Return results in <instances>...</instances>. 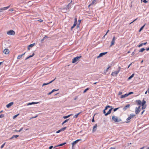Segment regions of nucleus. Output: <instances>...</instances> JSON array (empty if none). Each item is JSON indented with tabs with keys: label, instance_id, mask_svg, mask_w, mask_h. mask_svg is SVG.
<instances>
[{
	"label": "nucleus",
	"instance_id": "a19ab883",
	"mask_svg": "<svg viewBox=\"0 0 149 149\" xmlns=\"http://www.w3.org/2000/svg\"><path fill=\"white\" fill-rule=\"evenodd\" d=\"M4 117V115L3 114L0 115V118H3Z\"/></svg>",
	"mask_w": 149,
	"mask_h": 149
},
{
	"label": "nucleus",
	"instance_id": "4be33fe9",
	"mask_svg": "<svg viewBox=\"0 0 149 149\" xmlns=\"http://www.w3.org/2000/svg\"><path fill=\"white\" fill-rule=\"evenodd\" d=\"M128 96L127 95V93H126L124 95H122L120 97V98L121 99L124 98L125 97H127Z\"/></svg>",
	"mask_w": 149,
	"mask_h": 149
},
{
	"label": "nucleus",
	"instance_id": "c85d7f7f",
	"mask_svg": "<svg viewBox=\"0 0 149 149\" xmlns=\"http://www.w3.org/2000/svg\"><path fill=\"white\" fill-rule=\"evenodd\" d=\"M69 120V119L65 120L62 123V125H63L64 123L67 122Z\"/></svg>",
	"mask_w": 149,
	"mask_h": 149
},
{
	"label": "nucleus",
	"instance_id": "603ef678",
	"mask_svg": "<svg viewBox=\"0 0 149 149\" xmlns=\"http://www.w3.org/2000/svg\"><path fill=\"white\" fill-rule=\"evenodd\" d=\"M107 107L108 108H111H111H113V107H112V106H111L109 105H107Z\"/></svg>",
	"mask_w": 149,
	"mask_h": 149
},
{
	"label": "nucleus",
	"instance_id": "393cba45",
	"mask_svg": "<svg viewBox=\"0 0 149 149\" xmlns=\"http://www.w3.org/2000/svg\"><path fill=\"white\" fill-rule=\"evenodd\" d=\"M134 74L133 73L132 74L130 77H129L128 78V80H130L131 79L134 75Z\"/></svg>",
	"mask_w": 149,
	"mask_h": 149
},
{
	"label": "nucleus",
	"instance_id": "7c9ffc66",
	"mask_svg": "<svg viewBox=\"0 0 149 149\" xmlns=\"http://www.w3.org/2000/svg\"><path fill=\"white\" fill-rule=\"evenodd\" d=\"M89 88H86V89L83 91V93H86L88 90H89Z\"/></svg>",
	"mask_w": 149,
	"mask_h": 149
},
{
	"label": "nucleus",
	"instance_id": "13d9d810",
	"mask_svg": "<svg viewBox=\"0 0 149 149\" xmlns=\"http://www.w3.org/2000/svg\"><path fill=\"white\" fill-rule=\"evenodd\" d=\"M103 113L104 114V115L105 114V113H106V111H105V110H104L103 111Z\"/></svg>",
	"mask_w": 149,
	"mask_h": 149
},
{
	"label": "nucleus",
	"instance_id": "a18cd8bd",
	"mask_svg": "<svg viewBox=\"0 0 149 149\" xmlns=\"http://www.w3.org/2000/svg\"><path fill=\"white\" fill-rule=\"evenodd\" d=\"M92 122H95V120H94V115L93 116V117L92 119Z\"/></svg>",
	"mask_w": 149,
	"mask_h": 149
},
{
	"label": "nucleus",
	"instance_id": "864d4df0",
	"mask_svg": "<svg viewBox=\"0 0 149 149\" xmlns=\"http://www.w3.org/2000/svg\"><path fill=\"white\" fill-rule=\"evenodd\" d=\"M143 2L144 3H147L148 1H146V0H144L143 1Z\"/></svg>",
	"mask_w": 149,
	"mask_h": 149
},
{
	"label": "nucleus",
	"instance_id": "a878e982",
	"mask_svg": "<svg viewBox=\"0 0 149 149\" xmlns=\"http://www.w3.org/2000/svg\"><path fill=\"white\" fill-rule=\"evenodd\" d=\"M145 25H146V24H145L142 26H141V28L139 30V32H141L143 29Z\"/></svg>",
	"mask_w": 149,
	"mask_h": 149
},
{
	"label": "nucleus",
	"instance_id": "5fc2aeb1",
	"mask_svg": "<svg viewBox=\"0 0 149 149\" xmlns=\"http://www.w3.org/2000/svg\"><path fill=\"white\" fill-rule=\"evenodd\" d=\"M132 63H131V64H129V65L128 66V67L127 68H128L130 66L132 65Z\"/></svg>",
	"mask_w": 149,
	"mask_h": 149
},
{
	"label": "nucleus",
	"instance_id": "f3484780",
	"mask_svg": "<svg viewBox=\"0 0 149 149\" xmlns=\"http://www.w3.org/2000/svg\"><path fill=\"white\" fill-rule=\"evenodd\" d=\"M66 144V143L65 142H64V143H61L60 144H59V145H58L56 146H55V147H54V148H55L56 147H59V146H63L65 144Z\"/></svg>",
	"mask_w": 149,
	"mask_h": 149
},
{
	"label": "nucleus",
	"instance_id": "39448f33",
	"mask_svg": "<svg viewBox=\"0 0 149 149\" xmlns=\"http://www.w3.org/2000/svg\"><path fill=\"white\" fill-rule=\"evenodd\" d=\"M7 33L8 35H14L15 34V32L13 30H11L7 31Z\"/></svg>",
	"mask_w": 149,
	"mask_h": 149
},
{
	"label": "nucleus",
	"instance_id": "473e14b6",
	"mask_svg": "<svg viewBox=\"0 0 149 149\" xmlns=\"http://www.w3.org/2000/svg\"><path fill=\"white\" fill-rule=\"evenodd\" d=\"M67 128L66 127H65L63 128H62L61 130V131H64Z\"/></svg>",
	"mask_w": 149,
	"mask_h": 149
},
{
	"label": "nucleus",
	"instance_id": "f257e3e1",
	"mask_svg": "<svg viewBox=\"0 0 149 149\" xmlns=\"http://www.w3.org/2000/svg\"><path fill=\"white\" fill-rule=\"evenodd\" d=\"M135 102L136 103L138 104L140 106L141 105V106H144L145 105H146V102L144 100H142V102L140 100H136L135 101Z\"/></svg>",
	"mask_w": 149,
	"mask_h": 149
},
{
	"label": "nucleus",
	"instance_id": "37998d69",
	"mask_svg": "<svg viewBox=\"0 0 149 149\" xmlns=\"http://www.w3.org/2000/svg\"><path fill=\"white\" fill-rule=\"evenodd\" d=\"M61 129L58 130V131H57L56 132V133H60V132H61Z\"/></svg>",
	"mask_w": 149,
	"mask_h": 149
},
{
	"label": "nucleus",
	"instance_id": "412c9836",
	"mask_svg": "<svg viewBox=\"0 0 149 149\" xmlns=\"http://www.w3.org/2000/svg\"><path fill=\"white\" fill-rule=\"evenodd\" d=\"M38 102H29L27 104V105H31L32 104H37L38 103Z\"/></svg>",
	"mask_w": 149,
	"mask_h": 149
},
{
	"label": "nucleus",
	"instance_id": "b1692460",
	"mask_svg": "<svg viewBox=\"0 0 149 149\" xmlns=\"http://www.w3.org/2000/svg\"><path fill=\"white\" fill-rule=\"evenodd\" d=\"M72 115V114H70V115H68V116H63V118H64V119H66V118H68L70 117Z\"/></svg>",
	"mask_w": 149,
	"mask_h": 149
},
{
	"label": "nucleus",
	"instance_id": "9d476101",
	"mask_svg": "<svg viewBox=\"0 0 149 149\" xmlns=\"http://www.w3.org/2000/svg\"><path fill=\"white\" fill-rule=\"evenodd\" d=\"M135 116V115L133 113L130 114V116H129L128 117V118L127 119V120L128 121V120L131 119L132 117L134 116Z\"/></svg>",
	"mask_w": 149,
	"mask_h": 149
},
{
	"label": "nucleus",
	"instance_id": "4d7b16f0",
	"mask_svg": "<svg viewBox=\"0 0 149 149\" xmlns=\"http://www.w3.org/2000/svg\"><path fill=\"white\" fill-rule=\"evenodd\" d=\"M81 20H78V22L79 24H80L81 22Z\"/></svg>",
	"mask_w": 149,
	"mask_h": 149
},
{
	"label": "nucleus",
	"instance_id": "0e129e2a",
	"mask_svg": "<svg viewBox=\"0 0 149 149\" xmlns=\"http://www.w3.org/2000/svg\"><path fill=\"white\" fill-rule=\"evenodd\" d=\"M43 38H44L45 39L46 38H47L48 37L46 35H45V36Z\"/></svg>",
	"mask_w": 149,
	"mask_h": 149
},
{
	"label": "nucleus",
	"instance_id": "c9c22d12",
	"mask_svg": "<svg viewBox=\"0 0 149 149\" xmlns=\"http://www.w3.org/2000/svg\"><path fill=\"white\" fill-rule=\"evenodd\" d=\"M142 106V109H145L146 108V105H144V106Z\"/></svg>",
	"mask_w": 149,
	"mask_h": 149
},
{
	"label": "nucleus",
	"instance_id": "2f4dec72",
	"mask_svg": "<svg viewBox=\"0 0 149 149\" xmlns=\"http://www.w3.org/2000/svg\"><path fill=\"white\" fill-rule=\"evenodd\" d=\"M23 129V128L22 127L21 128H20V129L19 130V131H18L17 130H15V131L16 132H20Z\"/></svg>",
	"mask_w": 149,
	"mask_h": 149
},
{
	"label": "nucleus",
	"instance_id": "79ce46f5",
	"mask_svg": "<svg viewBox=\"0 0 149 149\" xmlns=\"http://www.w3.org/2000/svg\"><path fill=\"white\" fill-rule=\"evenodd\" d=\"M31 57H32V56H31V55H30L29 56H28L27 58H26L25 59V60H26L28 59L29 58H30Z\"/></svg>",
	"mask_w": 149,
	"mask_h": 149
},
{
	"label": "nucleus",
	"instance_id": "423d86ee",
	"mask_svg": "<svg viewBox=\"0 0 149 149\" xmlns=\"http://www.w3.org/2000/svg\"><path fill=\"white\" fill-rule=\"evenodd\" d=\"M141 106H139V107H136L135 110V112L136 114H138L141 111V110L140 109V107Z\"/></svg>",
	"mask_w": 149,
	"mask_h": 149
},
{
	"label": "nucleus",
	"instance_id": "f03ea898",
	"mask_svg": "<svg viewBox=\"0 0 149 149\" xmlns=\"http://www.w3.org/2000/svg\"><path fill=\"white\" fill-rule=\"evenodd\" d=\"M112 120L116 123H118L121 121L122 120L120 118L117 116H112Z\"/></svg>",
	"mask_w": 149,
	"mask_h": 149
},
{
	"label": "nucleus",
	"instance_id": "aec40b11",
	"mask_svg": "<svg viewBox=\"0 0 149 149\" xmlns=\"http://www.w3.org/2000/svg\"><path fill=\"white\" fill-rule=\"evenodd\" d=\"M59 90V89H53L52 91L49 93L48 94H47V95H51L52 93H53L54 92H55V91H58V90Z\"/></svg>",
	"mask_w": 149,
	"mask_h": 149
},
{
	"label": "nucleus",
	"instance_id": "4c0bfd02",
	"mask_svg": "<svg viewBox=\"0 0 149 149\" xmlns=\"http://www.w3.org/2000/svg\"><path fill=\"white\" fill-rule=\"evenodd\" d=\"M22 57V55H20L18 56L17 57V59H19Z\"/></svg>",
	"mask_w": 149,
	"mask_h": 149
},
{
	"label": "nucleus",
	"instance_id": "58836bf2",
	"mask_svg": "<svg viewBox=\"0 0 149 149\" xmlns=\"http://www.w3.org/2000/svg\"><path fill=\"white\" fill-rule=\"evenodd\" d=\"M133 92H129L128 93H127L128 96H129L130 95L132 94H133Z\"/></svg>",
	"mask_w": 149,
	"mask_h": 149
},
{
	"label": "nucleus",
	"instance_id": "680f3d73",
	"mask_svg": "<svg viewBox=\"0 0 149 149\" xmlns=\"http://www.w3.org/2000/svg\"><path fill=\"white\" fill-rule=\"evenodd\" d=\"M145 110H143L141 113V115H142L144 113V112L145 111Z\"/></svg>",
	"mask_w": 149,
	"mask_h": 149
},
{
	"label": "nucleus",
	"instance_id": "a211bd4d",
	"mask_svg": "<svg viewBox=\"0 0 149 149\" xmlns=\"http://www.w3.org/2000/svg\"><path fill=\"white\" fill-rule=\"evenodd\" d=\"M113 109V108H111L107 112V113L105 114V116H107L109 114H110L112 110V109Z\"/></svg>",
	"mask_w": 149,
	"mask_h": 149
},
{
	"label": "nucleus",
	"instance_id": "9b49d317",
	"mask_svg": "<svg viewBox=\"0 0 149 149\" xmlns=\"http://www.w3.org/2000/svg\"><path fill=\"white\" fill-rule=\"evenodd\" d=\"M97 127V124H95L94 126L93 127V129L92 130L93 132H95L96 130V128Z\"/></svg>",
	"mask_w": 149,
	"mask_h": 149
},
{
	"label": "nucleus",
	"instance_id": "bb28decb",
	"mask_svg": "<svg viewBox=\"0 0 149 149\" xmlns=\"http://www.w3.org/2000/svg\"><path fill=\"white\" fill-rule=\"evenodd\" d=\"M146 49L144 48H142L139 51V52H142L143 51H145Z\"/></svg>",
	"mask_w": 149,
	"mask_h": 149
},
{
	"label": "nucleus",
	"instance_id": "f704fd0d",
	"mask_svg": "<svg viewBox=\"0 0 149 149\" xmlns=\"http://www.w3.org/2000/svg\"><path fill=\"white\" fill-rule=\"evenodd\" d=\"M77 19L76 17H75L74 18V23L77 24Z\"/></svg>",
	"mask_w": 149,
	"mask_h": 149
},
{
	"label": "nucleus",
	"instance_id": "6ab92c4d",
	"mask_svg": "<svg viewBox=\"0 0 149 149\" xmlns=\"http://www.w3.org/2000/svg\"><path fill=\"white\" fill-rule=\"evenodd\" d=\"M130 106V104H127L123 108V110L124 111H126L128 108H129Z\"/></svg>",
	"mask_w": 149,
	"mask_h": 149
},
{
	"label": "nucleus",
	"instance_id": "8fccbe9b",
	"mask_svg": "<svg viewBox=\"0 0 149 149\" xmlns=\"http://www.w3.org/2000/svg\"><path fill=\"white\" fill-rule=\"evenodd\" d=\"M136 49H135L134 51L132 52V55H133L135 53V52H136Z\"/></svg>",
	"mask_w": 149,
	"mask_h": 149
},
{
	"label": "nucleus",
	"instance_id": "1a4fd4ad",
	"mask_svg": "<svg viewBox=\"0 0 149 149\" xmlns=\"http://www.w3.org/2000/svg\"><path fill=\"white\" fill-rule=\"evenodd\" d=\"M116 40V37L114 36L112 38V41L111 42V44L110 45V47H111V46L113 45L115 43V40Z\"/></svg>",
	"mask_w": 149,
	"mask_h": 149
},
{
	"label": "nucleus",
	"instance_id": "7ed1b4c3",
	"mask_svg": "<svg viewBox=\"0 0 149 149\" xmlns=\"http://www.w3.org/2000/svg\"><path fill=\"white\" fill-rule=\"evenodd\" d=\"M81 56H77L73 58L72 59V63H76L77 61L79 60L80 58L81 57Z\"/></svg>",
	"mask_w": 149,
	"mask_h": 149
},
{
	"label": "nucleus",
	"instance_id": "774afa93",
	"mask_svg": "<svg viewBox=\"0 0 149 149\" xmlns=\"http://www.w3.org/2000/svg\"><path fill=\"white\" fill-rule=\"evenodd\" d=\"M147 91H148V93L149 94V88L147 90Z\"/></svg>",
	"mask_w": 149,
	"mask_h": 149
},
{
	"label": "nucleus",
	"instance_id": "e433bc0d",
	"mask_svg": "<svg viewBox=\"0 0 149 149\" xmlns=\"http://www.w3.org/2000/svg\"><path fill=\"white\" fill-rule=\"evenodd\" d=\"M56 79V77H55V79H54L53 80H52L50 81L49 82H48L49 84H51V83H52L53 81H54Z\"/></svg>",
	"mask_w": 149,
	"mask_h": 149
},
{
	"label": "nucleus",
	"instance_id": "de8ad7c7",
	"mask_svg": "<svg viewBox=\"0 0 149 149\" xmlns=\"http://www.w3.org/2000/svg\"><path fill=\"white\" fill-rule=\"evenodd\" d=\"M111 67V66H108V68H107V69L106 70V71H107L108 70V69H109V68Z\"/></svg>",
	"mask_w": 149,
	"mask_h": 149
},
{
	"label": "nucleus",
	"instance_id": "338daca9",
	"mask_svg": "<svg viewBox=\"0 0 149 149\" xmlns=\"http://www.w3.org/2000/svg\"><path fill=\"white\" fill-rule=\"evenodd\" d=\"M145 148V146H143L140 149H143Z\"/></svg>",
	"mask_w": 149,
	"mask_h": 149
},
{
	"label": "nucleus",
	"instance_id": "69168bd1",
	"mask_svg": "<svg viewBox=\"0 0 149 149\" xmlns=\"http://www.w3.org/2000/svg\"><path fill=\"white\" fill-rule=\"evenodd\" d=\"M38 20L40 22H42L43 21V20L41 19H40Z\"/></svg>",
	"mask_w": 149,
	"mask_h": 149
},
{
	"label": "nucleus",
	"instance_id": "6e6552de",
	"mask_svg": "<svg viewBox=\"0 0 149 149\" xmlns=\"http://www.w3.org/2000/svg\"><path fill=\"white\" fill-rule=\"evenodd\" d=\"M107 53V52H102V53H100L99 55V56H98L97 57V58H99L100 57H102L104 55L106 54Z\"/></svg>",
	"mask_w": 149,
	"mask_h": 149
},
{
	"label": "nucleus",
	"instance_id": "f8f14e48",
	"mask_svg": "<svg viewBox=\"0 0 149 149\" xmlns=\"http://www.w3.org/2000/svg\"><path fill=\"white\" fill-rule=\"evenodd\" d=\"M9 52L10 51L9 50L7 49H5L3 51V53L5 54H8L9 53Z\"/></svg>",
	"mask_w": 149,
	"mask_h": 149
},
{
	"label": "nucleus",
	"instance_id": "dca6fc26",
	"mask_svg": "<svg viewBox=\"0 0 149 149\" xmlns=\"http://www.w3.org/2000/svg\"><path fill=\"white\" fill-rule=\"evenodd\" d=\"M19 136V135H13L12 136L11 138H10L9 139L11 140L13 139H15V138H17Z\"/></svg>",
	"mask_w": 149,
	"mask_h": 149
},
{
	"label": "nucleus",
	"instance_id": "5701e85b",
	"mask_svg": "<svg viewBox=\"0 0 149 149\" xmlns=\"http://www.w3.org/2000/svg\"><path fill=\"white\" fill-rule=\"evenodd\" d=\"M147 43V42L141 43L140 45H138L137 46L139 47H140L142 46L143 45H145Z\"/></svg>",
	"mask_w": 149,
	"mask_h": 149
},
{
	"label": "nucleus",
	"instance_id": "052dcab7",
	"mask_svg": "<svg viewBox=\"0 0 149 149\" xmlns=\"http://www.w3.org/2000/svg\"><path fill=\"white\" fill-rule=\"evenodd\" d=\"M109 149H116V148L115 147H111Z\"/></svg>",
	"mask_w": 149,
	"mask_h": 149
},
{
	"label": "nucleus",
	"instance_id": "72a5a7b5",
	"mask_svg": "<svg viewBox=\"0 0 149 149\" xmlns=\"http://www.w3.org/2000/svg\"><path fill=\"white\" fill-rule=\"evenodd\" d=\"M120 107H118V108H114V109L113 108V111L114 112H115L118 109H119V108H120Z\"/></svg>",
	"mask_w": 149,
	"mask_h": 149
},
{
	"label": "nucleus",
	"instance_id": "09e8293b",
	"mask_svg": "<svg viewBox=\"0 0 149 149\" xmlns=\"http://www.w3.org/2000/svg\"><path fill=\"white\" fill-rule=\"evenodd\" d=\"M122 94V92L120 91H119L118 93V95H120Z\"/></svg>",
	"mask_w": 149,
	"mask_h": 149
},
{
	"label": "nucleus",
	"instance_id": "c756f323",
	"mask_svg": "<svg viewBox=\"0 0 149 149\" xmlns=\"http://www.w3.org/2000/svg\"><path fill=\"white\" fill-rule=\"evenodd\" d=\"M76 24L74 23L73 26H72L71 28V30H72V29L75 27V26H76Z\"/></svg>",
	"mask_w": 149,
	"mask_h": 149
},
{
	"label": "nucleus",
	"instance_id": "ddd939ff",
	"mask_svg": "<svg viewBox=\"0 0 149 149\" xmlns=\"http://www.w3.org/2000/svg\"><path fill=\"white\" fill-rule=\"evenodd\" d=\"M35 43H33L29 45L28 46V50H29L30 49V48L33 47L35 45Z\"/></svg>",
	"mask_w": 149,
	"mask_h": 149
},
{
	"label": "nucleus",
	"instance_id": "4468645a",
	"mask_svg": "<svg viewBox=\"0 0 149 149\" xmlns=\"http://www.w3.org/2000/svg\"><path fill=\"white\" fill-rule=\"evenodd\" d=\"M86 12L88 13V15L89 16H92L93 15L92 12L91 11V10H88V11H86Z\"/></svg>",
	"mask_w": 149,
	"mask_h": 149
},
{
	"label": "nucleus",
	"instance_id": "49530a36",
	"mask_svg": "<svg viewBox=\"0 0 149 149\" xmlns=\"http://www.w3.org/2000/svg\"><path fill=\"white\" fill-rule=\"evenodd\" d=\"M19 115V114H16V115L14 116H13V118H16Z\"/></svg>",
	"mask_w": 149,
	"mask_h": 149
},
{
	"label": "nucleus",
	"instance_id": "2eb2a0df",
	"mask_svg": "<svg viewBox=\"0 0 149 149\" xmlns=\"http://www.w3.org/2000/svg\"><path fill=\"white\" fill-rule=\"evenodd\" d=\"M14 104V102H11L10 103H9L8 104H7L6 105V107L7 108H10L11 106H12V105H13Z\"/></svg>",
	"mask_w": 149,
	"mask_h": 149
},
{
	"label": "nucleus",
	"instance_id": "cd10ccee",
	"mask_svg": "<svg viewBox=\"0 0 149 149\" xmlns=\"http://www.w3.org/2000/svg\"><path fill=\"white\" fill-rule=\"evenodd\" d=\"M81 113V112H79V113H78L77 114H75L74 115V118H77L78 116Z\"/></svg>",
	"mask_w": 149,
	"mask_h": 149
},
{
	"label": "nucleus",
	"instance_id": "ea45409f",
	"mask_svg": "<svg viewBox=\"0 0 149 149\" xmlns=\"http://www.w3.org/2000/svg\"><path fill=\"white\" fill-rule=\"evenodd\" d=\"M5 143H4L1 146L0 148H2L4 147V146L5 145Z\"/></svg>",
	"mask_w": 149,
	"mask_h": 149
},
{
	"label": "nucleus",
	"instance_id": "c03bdc74",
	"mask_svg": "<svg viewBox=\"0 0 149 149\" xmlns=\"http://www.w3.org/2000/svg\"><path fill=\"white\" fill-rule=\"evenodd\" d=\"M48 84H49L48 83H43V84L42 86H44L47 85Z\"/></svg>",
	"mask_w": 149,
	"mask_h": 149
},
{
	"label": "nucleus",
	"instance_id": "3c124183",
	"mask_svg": "<svg viewBox=\"0 0 149 149\" xmlns=\"http://www.w3.org/2000/svg\"><path fill=\"white\" fill-rule=\"evenodd\" d=\"M10 6H8L5 7L4 8L5 9H7L9 8Z\"/></svg>",
	"mask_w": 149,
	"mask_h": 149
},
{
	"label": "nucleus",
	"instance_id": "20e7f679",
	"mask_svg": "<svg viewBox=\"0 0 149 149\" xmlns=\"http://www.w3.org/2000/svg\"><path fill=\"white\" fill-rule=\"evenodd\" d=\"M121 68L120 67H118V70L117 71H116L114 72H112L111 73V75L112 76H116L120 72Z\"/></svg>",
	"mask_w": 149,
	"mask_h": 149
},
{
	"label": "nucleus",
	"instance_id": "bf43d9fd",
	"mask_svg": "<svg viewBox=\"0 0 149 149\" xmlns=\"http://www.w3.org/2000/svg\"><path fill=\"white\" fill-rule=\"evenodd\" d=\"M108 107H107V106L105 108V109H104V110H107V109H108Z\"/></svg>",
	"mask_w": 149,
	"mask_h": 149
},
{
	"label": "nucleus",
	"instance_id": "0eeeda50",
	"mask_svg": "<svg viewBox=\"0 0 149 149\" xmlns=\"http://www.w3.org/2000/svg\"><path fill=\"white\" fill-rule=\"evenodd\" d=\"M81 139H77V140H76V141H73L72 143V148L73 149V146L75 145L76 144H77V143H78V142L79 141H81Z\"/></svg>",
	"mask_w": 149,
	"mask_h": 149
},
{
	"label": "nucleus",
	"instance_id": "e2e57ef3",
	"mask_svg": "<svg viewBox=\"0 0 149 149\" xmlns=\"http://www.w3.org/2000/svg\"><path fill=\"white\" fill-rule=\"evenodd\" d=\"M35 55V54L34 53H33L32 54V55H31V56H32V57L33 56Z\"/></svg>",
	"mask_w": 149,
	"mask_h": 149
},
{
	"label": "nucleus",
	"instance_id": "6e6d98bb",
	"mask_svg": "<svg viewBox=\"0 0 149 149\" xmlns=\"http://www.w3.org/2000/svg\"><path fill=\"white\" fill-rule=\"evenodd\" d=\"M53 148V146H50L49 147V149H52Z\"/></svg>",
	"mask_w": 149,
	"mask_h": 149
}]
</instances>
